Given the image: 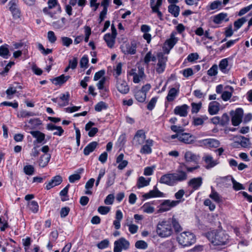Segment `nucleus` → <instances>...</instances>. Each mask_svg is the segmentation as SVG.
<instances>
[{
    "label": "nucleus",
    "mask_w": 252,
    "mask_h": 252,
    "mask_svg": "<svg viewBox=\"0 0 252 252\" xmlns=\"http://www.w3.org/2000/svg\"><path fill=\"white\" fill-rule=\"evenodd\" d=\"M9 53V51L7 47H4V46H1L0 47V56H1L5 59H7Z\"/></svg>",
    "instance_id": "603ef678"
},
{
    "label": "nucleus",
    "mask_w": 252,
    "mask_h": 252,
    "mask_svg": "<svg viewBox=\"0 0 252 252\" xmlns=\"http://www.w3.org/2000/svg\"><path fill=\"white\" fill-rule=\"evenodd\" d=\"M109 242L107 239H105L101 241L100 243H98L97 247L99 249H104L108 247Z\"/></svg>",
    "instance_id": "774afa93"
},
{
    "label": "nucleus",
    "mask_w": 252,
    "mask_h": 252,
    "mask_svg": "<svg viewBox=\"0 0 252 252\" xmlns=\"http://www.w3.org/2000/svg\"><path fill=\"white\" fill-rule=\"evenodd\" d=\"M185 191L183 189H181L179 190L175 194V197L177 199L176 201H179V203L183 202L184 200V199H182L184 195L185 194Z\"/></svg>",
    "instance_id": "864d4df0"
},
{
    "label": "nucleus",
    "mask_w": 252,
    "mask_h": 252,
    "mask_svg": "<svg viewBox=\"0 0 252 252\" xmlns=\"http://www.w3.org/2000/svg\"><path fill=\"white\" fill-rule=\"evenodd\" d=\"M179 91L175 88L170 89L166 96V99L169 102L173 101L178 94Z\"/></svg>",
    "instance_id": "72a5a7b5"
},
{
    "label": "nucleus",
    "mask_w": 252,
    "mask_h": 252,
    "mask_svg": "<svg viewBox=\"0 0 252 252\" xmlns=\"http://www.w3.org/2000/svg\"><path fill=\"white\" fill-rule=\"evenodd\" d=\"M223 7L222 3L220 0H215L206 6L208 11L220 9Z\"/></svg>",
    "instance_id": "cd10ccee"
},
{
    "label": "nucleus",
    "mask_w": 252,
    "mask_h": 252,
    "mask_svg": "<svg viewBox=\"0 0 252 252\" xmlns=\"http://www.w3.org/2000/svg\"><path fill=\"white\" fill-rule=\"evenodd\" d=\"M47 4L48 6L50 9H52L53 8L57 7L58 12L60 13L61 12L62 9L60 4L58 1V0H48Z\"/></svg>",
    "instance_id": "ea45409f"
},
{
    "label": "nucleus",
    "mask_w": 252,
    "mask_h": 252,
    "mask_svg": "<svg viewBox=\"0 0 252 252\" xmlns=\"http://www.w3.org/2000/svg\"><path fill=\"white\" fill-rule=\"evenodd\" d=\"M179 204V201L164 200L159 205L158 212L163 213L169 211L171 208L177 206Z\"/></svg>",
    "instance_id": "6e6552de"
},
{
    "label": "nucleus",
    "mask_w": 252,
    "mask_h": 252,
    "mask_svg": "<svg viewBox=\"0 0 252 252\" xmlns=\"http://www.w3.org/2000/svg\"><path fill=\"white\" fill-rule=\"evenodd\" d=\"M69 78V76H64L63 74L52 79V82L56 85H62L65 83Z\"/></svg>",
    "instance_id": "473e14b6"
},
{
    "label": "nucleus",
    "mask_w": 252,
    "mask_h": 252,
    "mask_svg": "<svg viewBox=\"0 0 252 252\" xmlns=\"http://www.w3.org/2000/svg\"><path fill=\"white\" fill-rule=\"evenodd\" d=\"M189 106L186 104H184L182 106H176L174 112L176 115H179L181 117H186L188 115V109Z\"/></svg>",
    "instance_id": "aec40b11"
},
{
    "label": "nucleus",
    "mask_w": 252,
    "mask_h": 252,
    "mask_svg": "<svg viewBox=\"0 0 252 252\" xmlns=\"http://www.w3.org/2000/svg\"><path fill=\"white\" fill-rule=\"evenodd\" d=\"M9 10L11 12L13 16L15 18L19 17L20 11L17 8V2L15 0H11L8 3Z\"/></svg>",
    "instance_id": "5701e85b"
},
{
    "label": "nucleus",
    "mask_w": 252,
    "mask_h": 252,
    "mask_svg": "<svg viewBox=\"0 0 252 252\" xmlns=\"http://www.w3.org/2000/svg\"><path fill=\"white\" fill-rule=\"evenodd\" d=\"M116 87L117 90L122 94H127L129 91V87L126 82L120 78L116 77Z\"/></svg>",
    "instance_id": "1a4fd4ad"
},
{
    "label": "nucleus",
    "mask_w": 252,
    "mask_h": 252,
    "mask_svg": "<svg viewBox=\"0 0 252 252\" xmlns=\"http://www.w3.org/2000/svg\"><path fill=\"white\" fill-rule=\"evenodd\" d=\"M202 159L206 164L205 168L207 169L212 168L218 164L217 161L214 160L212 156L209 154L205 155L203 157Z\"/></svg>",
    "instance_id": "ddd939ff"
},
{
    "label": "nucleus",
    "mask_w": 252,
    "mask_h": 252,
    "mask_svg": "<svg viewBox=\"0 0 252 252\" xmlns=\"http://www.w3.org/2000/svg\"><path fill=\"white\" fill-rule=\"evenodd\" d=\"M158 98L156 97H153L148 103L147 108L149 110H152L155 106L157 102Z\"/></svg>",
    "instance_id": "e2e57ef3"
},
{
    "label": "nucleus",
    "mask_w": 252,
    "mask_h": 252,
    "mask_svg": "<svg viewBox=\"0 0 252 252\" xmlns=\"http://www.w3.org/2000/svg\"><path fill=\"white\" fill-rule=\"evenodd\" d=\"M177 41V38L175 37L174 33H172L170 35V38L167 39L164 44V51L167 54H168L169 53L170 50L174 47V46L176 44Z\"/></svg>",
    "instance_id": "f8f14e48"
},
{
    "label": "nucleus",
    "mask_w": 252,
    "mask_h": 252,
    "mask_svg": "<svg viewBox=\"0 0 252 252\" xmlns=\"http://www.w3.org/2000/svg\"><path fill=\"white\" fill-rule=\"evenodd\" d=\"M218 65L214 64L207 71V74L210 76H216L218 73Z\"/></svg>",
    "instance_id": "5fc2aeb1"
},
{
    "label": "nucleus",
    "mask_w": 252,
    "mask_h": 252,
    "mask_svg": "<svg viewBox=\"0 0 252 252\" xmlns=\"http://www.w3.org/2000/svg\"><path fill=\"white\" fill-rule=\"evenodd\" d=\"M200 143L211 148L218 147L220 144L219 141L211 138L203 139Z\"/></svg>",
    "instance_id": "393cba45"
},
{
    "label": "nucleus",
    "mask_w": 252,
    "mask_h": 252,
    "mask_svg": "<svg viewBox=\"0 0 252 252\" xmlns=\"http://www.w3.org/2000/svg\"><path fill=\"white\" fill-rule=\"evenodd\" d=\"M62 182L63 178L61 176H55L46 184L45 188L47 190H49L51 188L60 185Z\"/></svg>",
    "instance_id": "a211bd4d"
},
{
    "label": "nucleus",
    "mask_w": 252,
    "mask_h": 252,
    "mask_svg": "<svg viewBox=\"0 0 252 252\" xmlns=\"http://www.w3.org/2000/svg\"><path fill=\"white\" fill-rule=\"evenodd\" d=\"M150 179L146 180L144 177H140L137 181V186L138 188H143L149 185Z\"/></svg>",
    "instance_id": "58836bf2"
},
{
    "label": "nucleus",
    "mask_w": 252,
    "mask_h": 252,
    "mask_svg": "<svg viewBox=\"0 0 252 252\" xmlns=\"http://www.w3.org/2000/svg\"><path fill=\"white\" fill-rule=\"evenodd\" d=\"M95 124L91 121L89 122L85 126V129L86 131H89L88 135L89 137H92L94 136L98 132V129L96 127H92Z\"/></svg>",
    "instance_id": "4be33fe9"
},
{
    "label": "nucleus",
    "mask_w": 252,
    "mask_h": 252,
    "mask_svg": "<svg viewBox=\"0 0 252 252\" xmlns=\"http://www.w3.org/2000/svg\"><path fill=\"white\" fill-rule=\"evenodd\" d=\"M208 119L206 116H203L201 117H197L193 119V124L194 126H199L203 124L204 122Z\"/></svg>",
    "instance_id": "49530a36"
},
{
    "label": "nucleus",
    "mask_w": 252,
    "mask_h": 252,
    "mask_svg": "<svg viewBox=\"0 0 252 252\" xmlns=\"http://www.w3.org/2000/svg\"><path fill=\"white\" fill-rule=\"evenodd\" d=\"M230 115L232 116V124L234 126H237L239 125L242 121L243 110L241 108H238L234 111H231Z\"/></svg>",
    "instance_id": "423d86ee"
},
{
    "label": "nucleus",
    "mask_w": 252,
    "mask_h": 252,
    "mask_svg": "<svg viewBox=\"0 0 252 252\" xmlns=\"http://www.w3.org/2000/svg\"><path fill=\"white\" fill-rule=\"evenodd\" d=\"M114 252H122V250H126L129 247V242L125 238L122 237L114 243Z\"/></svg>",
    "instance_id": "39448f33"
},
{
    "label": "nucleus",
    "mask_w": 252,
    "mask_h": 252,
    "mask_svg": "<svg viewBox=\"0 0 252 252\" xmlns=\"http://www.w3.org/2000/svg\"><path fill=\"white\" fill-rule=\"evenodd\" d=\"M156 0H150V7L152 9V11H156L159 10V7L161 6L163 0H157L156 2L155 3Z\"/></svg>",
    "instance_id": "4c0bfd02"
},
{
    "label": "nucleus",
    "mask_w": 252,
    "mask_h": 252,
    "mask_svg": "<svg viewBox=\"0 0 252 252\" xmlns=\"http://www.w3.org/2000/svg\"><path fill=\"white\" fill-rule=\"evenodd\" d=\"M144 74V71L142 69L139 70L138 74H134L133 77V82L134 83H138L141 79L142 78L143 75Z\"/></svg>",
    "instance_id": "09e8293b"
},
{
    "label": "nucleus",
    "mask_w": 252,
    "mask_h": 252,
    "mask_svg": "<svg viewBox=\"0 0 252 252\" xmlns=\"http://www.w3.org/2000/svg\"><path fill=\"white\" fill-rule=\"evenodd\" d=\"M84 171L83 168L78 169L76 172L77 173L71 175L68 177V180L70 183H73L76 181H78L81 178L80 174H81Z\"/></svg>",
    "instance_id": "f704fd0d"
},
{
    "label": "nucleus",
    "mask_w": 252,
    "mask_h": 252,
    "mask_svg": "<svg viewBox=\"0 0 252 252\" xmlns=\"http://www.w3.org/2000/svg\"><path fill=\"white\" fill-rule=\"evenodd\" d=\"M110 210V207L101 206L98 208L97 211L101 215H106Z\"/></svg>",
    "instance_id": "680f3d73"
},
{
    "label": "nucleus",
    "mask_w": 252,
    "mask_h": 252,
    "mask_svg": "<svg viewBox=\"0 0 252 252\" xmlns=\"http://www.w3.org/2000/svg\"><path fill=\"white\" fill-rule=\"evenodd\" d=\"M175 185L179 182H183L188 178L187 173L183 170V168H180V165L177 170L176 172L172 173Z\"/></svg>",
    "instance_id": "9d476101"
},
{
    "label": "nucleus",
    "mask_w": 252,
    "mask_h": 252,
    "mask_svg": "<svg viewBox=\"0 0 252 252\" xmlns=\"http://www.w3.org/2000/svg\"><path fill=\"white\" fill-rule=\"evenodd\" d=\"M157 57L158 63L157 64L156 70L157 73L161 74L163 73L165 69L168 58L165 56L164 54L162 52L158 53L157 55Z\"/></svg>",
    "instance_id": "20e7f679"
},
{
    "label": "nucleus",
    "mask_w": 252,
    "mask_h": 252,
    "mask_svg": "<svg viewBox=\"0 0 252 252\" xmlns=\"http://www.w3.org/2000/svg\"><path fill=\"white\" fill-rule=\"evenodd\" d=\"M38 49L41 51V53L47 55L52 52V50L50 49H45L41 43H38Z\"/></svg>",
    "instance_id": "338daca9"
},
{
    "label": "nucleus",
    "mask_w": 252,
    "mask_h": 252,
    "mask_svg": "<svg viewBox=\"0 0 252 252\" xmlns=\"http://www.w3.org/2000/svg\"><path fill=\"white\" fill-rule=\"evenodd\" d=\"M134 95L135 99L139 102H144L146 98V94L140 90L135 91Z\"/></svg>",
    "instance_id": "e433bc0d"
},
{
    "label": "nucleus",
    "mask_w": 252,
    "mask_h": 252,
    "mask_svg": "<svg viewBox=\"0 0 252 252\" xmlns=\"http://www.w3.org/2000/svg\"><path fill=\"white\" fill-rule=\"evenodd\" d=\"M227 16V14L224 13H220L216 15L213 17V22L217 24L221 23L225 18Z\"/></svg>",
    "instance_id": "79ce46f5"
},
{
    "label": "nucleus",
    "mask_w": 252,
    "mask_h": 252,
    "mask_svg": "<svg viewBox=\"0 0 252 252\" xmlns=\"http://www.w3.org/2000/svg\"><path fill=\"white\" fill-rule=\"evenodd\" d=\"M146 139V135L143 130H138L134 137L135 145L139 146L144 143Z\"/></svg>",
    "instance_id": "4468645a"
},
{
    "label": "nucleus",
    "mask_w": 252,
    "mask_h": 252,
    "mask_svg": "<svg viewBox=\"0 0 252 252\" xmlns=\"http://www.w3.org/2000/svg\"><path fill=\"white\" fill-rule=\"evenodd\" d=\"M28 208L29 209L34 213H36L38 211V205L36 201H29L28 203Z\"/></svg>",
    "instance_id": "37998d69"
},
{
    "label": "nucleus",
    "mask_w": 252,
    "mask_h": 252,
    "mask_svg": "<svg viewBox=\"0 0 252 252\" xmlns=\"http://www.w3.org/2000/svg\"><path fill=\"white\" fill-rule=\"evenodd\" d=\"M142 210L147 214H152L155 211V208L150 203H145L141 207Z\"/></svg>",
    "instance_id": "c03bdc74"
},
{
    "label": "nucleus",
    "mask_w": 252,
    "mask_h": 252,
    "mask_svg": "<svg viewBox=\"0 0 252 252\" xmlns=\"http://www.w3.org/2000/svg\"><path fill=\"white\" fill-rule=\"evenodd\" d=\"M156 231L158 235L161 238L170 236L173 232L170 219L159 221L157 224Z\"/></svg>",
    "instance_id": "f03ea898"
},
{
    "label": "nucleus",
    "mask_w": 252,
    "mask_h": 252,
    "mask_svg": "<svg viewBox=\"0 0 252 252\" xmlns=\"http://www.w3.org/2000/svg\"><path fill=\"white\" fill-rule=\"evenodd\" d=\"M248 19L246 17L240 18L234 22V26L236 30L240 28L247 21Z\"/></svg>",
    "instance_id": "a18cd8bd"
},
{
    "label": "nucleus",
    "mask_w": 252,
    "mask_h": 252,
    "mask_svg": "<svg viewBox=\"0 0 252 252\" xmlns=\"http://www.w3.org/2000/svg\"><path fill=\"white\" fill-rule=\"evenodd\" d=\"M220 70L223 73H227L229 70L228 68V59H222L219 64Z\"/></svg>",
    "instance_id": "a878e982"
},
{
    "label": "nucleus",
    "mask_w": 252,
    "mask_h": 252,
    "mask_svg": "<svg viewBox=\"0 0 252 252\" xmlns=\"http://www.w3.org/2000/svg\"><path fill=\"white\" fill-rule=\"evenodd\" d=\"M70 95L68 92H66L65 94H62L60 96V99L64 101V103L63 104V106H65L68 104L69 102V98Z\"/></svg>",
    "instance_id": "052dcab7"
},
{
    "label": "nucleus",
    "mask_w": 252,
    "mask_h": 252,
    "mask_svg": "<svg viewBox=\"0 0 252 252\" xmlns=\"http://www.w3.org/2000/svg\"><path fill=\"white\" fill-rule=\"evenodd\" d=\"M179 141L187 144H190L194 142V136L189 133H180Z\"/></svg>",
    "instance_id": "6ab92c4d"
},
{
    "label": "nucleus",
    "mask_w": 252,
    "mask_h": 252,
    "mask_svg": "<svg viewBox=\"0 0 252 252\" xmlns=\"http://www.w3.org/2000/svg\"><path fill=\"white\" fill-rule=\"evenodd\" d=\"M121 49L125 54L133 55L136 53V45L134 42L124 43L121 46Z\"/></svg>",
    "instance_id": "9b49d317"
},
{
    "label": "nucleus",
    "mask_w": 252,
    "mask_h": 252,
    "mask_svg": "<svg viewBox=\"0 0 252 252\" xmlns=\"http://www.w3.org/2000/svg\"><path fill=\"white\" fill-rule=\"evenodd\" d=\"M16 89L17 88H14L13 87H10L8 88V89L6 91L7 98H12V95L17 92Z\"/></svg>",
    "instance_id": "bf43d9fd"
},
{
    "label": "nucleus",
    "mask_w": 252,
    "mask_h": 252,
    "mask_svg": "<svg viewBox=\"0 0 252 252\" xmlns=\"http://www.w3.org/2000/svg\"><path fill=\"white\" fill-rule=\"evenodd\" d=\"M47 38L49 41L51 43H55L57 40V37L53 31H49L48 32Z\"/></svg>",
    "instance_id": "69168bd1"
},
{
    "label": "nucleus",
    "mask_w": 252,
    "mask_h": 252,
    "mask_svg": "<svg viewBox=\"0 0 252 252\" xmlns=\"http://www.w3.org/2000/svg\"><path fill=\"white\" fill-rule=\"evenodd\" d=\"M153 145V140L148 139L146 141V144L143 145L140 150V153L143 154H149L152 153L151 147Z\"/></svg>",
    "instance_id": "b1692460"
},
{
    "label": "nucleus",
    "mask_w": 252,
    "mask_h": 252,
    "mask_svg": "<svg viewBox=\"0 0 252 252\" xmlns=\"http://www.w3.org/2000/svg\"><path fill=\"white\" fill-rule=\"evenodd\" d=\"M159 183L169 186L175 185L172 173H168L162 175L160 178Z\"/></svg>",
    "instance_id": "dca6fc26"
},
{
    "label": "nucleus",
    "mask_w": 252,
    "mask_h": 252,
    "mask_svg": "<svg viewBox=\"0 0 252 252\" xmlns=\"http://www.w3.org/2000/svg\"><path fill=\"white\" fill-rule=\"evenodd\" d=\"M112 33H106L104 36V40L106 42L107 46L112 48L115 43V39L117 36V30L113 25L111 26Z\"/></svg>",
    "instance_id": "0eeeda50"
},
{
    "label": "nucleus",
    "mask_w": 252,
    "mask_h": 252,
    "mask_svg": "<svg viewBox=\"0 0 252 252\" xmlns=\"http://www.w3.org/2000/svg\"><path fill=\"white\" fill-rule=\"evenodd\" d=\"M135 246L137 249L144 250L148 247V245L144 241L139 240L135 243Z\"/></svg>",
    "instance_id": "4d7b16f0"
},
{
    "label": "nucleus",
    "mask_w": 252,
    "mask_h": 252,
    "mask_svg": "<svg viewBox=\"0 0 252 252\" xmlns=\"http://www.w3.org/2000/svg\"><path fill=\"white\" fill-rule=\"evenodd\" d=\"M62 45L67 47H69L72 44V40L68 37L63 36L61 37Z\"/></svg>",
    "instance_id": "6e6d98bb"
},
{
    "label": "nucleus",
    "mask_w": 252,
    "mask_h": 252,
    "mask_svg": "<svg viewBox=\"0 0 252 252\" xmlns=\"http://www.w3.org/2000/svg\"><path fill=\"white\" fill-rule=\"evenodd\" d=\"M107 108V105L104 102L100 101L97 103L94 107V109L97 112H100L102 109Z\"/></svg>",
    "instance_id": "13d9d810"
},
{
    "label": "nucleus",
    "mask_w": 252,
    "mask_h": 252,
    "mask_svg": "<svg viewBox=\"0 0 252 252\" xmlns=\"http://www.w3.org/2000/svg\"><path fill=\"white\" fill-rule=\"evenodd\" d=\"M168 11L175 17H177L179 15L180 7L175 4H170L168 7Z\"/></svg>",
    "instance_id": "c9c22d12"
},
{
    "label": "nucleus",
    "mask_w": 252,
    "mask_h": 252,
    "mask_svg": "<svg viewBox=\"0 0 252 252\" xmlns=\"http://www.w3.org/2000/svg\"><path fill=\"white\" fill-rule=\"evenodd\" d=\"M97 145L98 143L96 141L91 142L85 147L83 151L84 154L86 156H88L95 150Z\"/></svg>",
    "instance_id": "bb28decb"
},
{
    "label": "nucleus",
    "mask_w": 252,
    "mask_h": 252,
    "mask_svg": "<svg viewBox=\"0 0 252 252\" xmlns=\"http://www.w3.org/2000/svg\"><path fill=\"white\" fill-rule=\"evenodd\" d=\"M164 193L160 191L157 188V186H155L154 189L150 190L149 192L144 194L143 197L146 199L152 197H163Z\"/></svg>",
    "instance_id": "f3484780"
},
{
    "label": "nucleus",
    "mask_w": 252,
    "mask_h": 252,
    "mask_svg": "<svg viewBox=\"0 0 252 252\" xmlns=\"http://www.w3.org/2000/svg\"><path fill=\"white\" fill-rule=\"evenodd\" d=\"M220 104L216 101L210 102L208 106L209 113L211 115L217 114L220 110Z\"/></svg>",
    "instance_id": "412c9836"
},
{
    "label": "nucleus",
    "mask_w": 252,
    "mask_h": 252,
    "mask_svg": "<svg viewBox=\"0 0 252 252\" xmlns=\"http://www.w3.org/2000/svg\"><path fill=\"white\" fill-rule=\"evenodd\" d=\"M35 115V114L33 112L22 110L17 114V117L18 118H26L30 116H34Z\"/></svg>",
    "instance_id": "de8ad7c7"
},
{
    "label": "nucleus",
    "mask_w": 252,
    "mask_h": 252,
    "mask_svg": "<svg viewBox=\"0 0 252 252\" xmlns=\"http://www.w3.org/2000/svg\"><path fill=\"white\" fill-rule=\"evenodd\" d=\"M206 236L215 246L225 245L229 241V236L223 231L213 230L207 232Z\"/></svg>",
    "instance_id": "f257e3e1"
},
{
    "label": "nucleus",
    "mask_w": 252,
    "mask_h": 252,
    "mask_svg": "<svg viewBox=\"0 0 252 252\" xmlns=\"http://www.w3.org/2000/svg\"><path fill=\"white\" fill-rule=\"evenodd\" d=\"M24 171L26 175H32L34 172V168L32 165H26L24 167Z\"/></svg>",
    "instance_id": "3c124183"
},
{
    "label": "nucleus",
    "mask_w": 252,
    "mask_h": 252,
    "mask_svg": "<svg viewBox=\"0 0 252 252\" xmlns=\"http://www.w3.org/2000/svg\"><path fill=\"white\" fill-rule=\"evenodd\" d=\"M201 177L193 178L190 179L188 183L189 187H190L193 190H197L201 186L203 182Z\"/></svg>",
    "instance_id": "2eb2a0df"
},
{
    "label": "nucleus",
    "mask_w": 252,
    "mask_h": 252,
    "mask_svg": "<svg viewBox=\"0 0 252 252\" xmlns=\"http://www.w3.org/2000/svg\"><path fill=\"white\" fill-rule=\"evenodd\" d=\"M187 162H195L198 160L199 157L191 151H187L184 156Z\"/></svg>",
    "instance_id": "c85d7f7f"
},
{
    "label": "nucleus",
    "mask_w": 252,
    "mask_h": 252,
    "mask_svg": "<svg viewBox=\"0 0 252 252\" xmlns=\"http://www.w3.org/2000/svg\"><path fill=\"white\" fill-rule=\"evenodd\" d=\"M229 121V117L226 113H224L220 118V125L224 126L226 125Z\"/></svg>",
    "instance_id": "0e129e2a"
},
{
    "label": "nucleus",
    "mask_w": 252,
    "mask_h": 252,
    "mask_svg": "<svg viewBox=\"0 0 252 252\" xmlns=\"http://www.w3.org/2000/svg\"><path fill=\"white\" fill-rule=\"evenodd\" d=\"M30 133L33 137L36 138L38 143H42L45 139V134L39 131H31Z\"/></svg>",
    "instance_id": "2f4dec72"
},
{
    "label": "nucleus",
    "mask_w": 252,
    "mask_h": 252,
    "mask_svg": "<svg viewBox=\"0 0 252 252\" xmlns=\"http://www.w3.org/2000/svg\"><path fill=\"white\" fill-rule=\"evenodd\" d=\"M209 197L216 202L220 203L221 201L220 196L212 187L211 193L209 195Z\"/></svg>",
    "instance_id": "a19ab883"
},
{
    "label": "nucleus",
    "mask_w": 252,
    "mask_h": 252,
    "mask_svg": "<svg viewBox=\"0 0 252 252\" xmlns=\"http://www.w3.org/2000/svg\"><path fill=\"white\" fill-rule=\"evenodd\" d=\"M51 158L50 154L43 155L40 156L38 160V165L41 167H45L48 163Z\"/></svg>",
    "instance_id": "c756f323"
},
{
    "label": "nucleus",
    "mask_w": 252,
    "mask_h": 252,
    "mask_svg": "<svg viewBox=\"0 0 252 252\" xmlns=\"http://www.w3.org/2000/svg\"><path fill=\"white\" fill-rule=\"evenodd\" d=\"M170 219L171 225H172L175 232L178 233L182 231L183 228L181 226L178 220L174 216Z\"/></svg>",
    "instance_id": "7c9ffc66"
},
{
    "label": "nucleus",
    "mask_w": 252,
    "mask_h": 252,
    "mask_svg": "<svg viewBox=\"0 0 252 252\" xmlns=\"http://www.w3.org/2000/svg\"><path fill=\"white\" fill-rule=\"evenodd\" d=\"M179 243L183 247H188L196 241L195 235L189 231H184L181 233L177 237Z\"/></svg>",
    "instance_id": "7ed1b4c3"
},
{
    "label": "nucleus",
    "mask_w": 252,
    "mask_h": 252,
    "mask_svg": "<svg viewBox=\"0 0 252 252\" xmlns=\"http://www.w3.org/2000/svg\"><path fill=\"white\" fill-rule=\"evenodd\" d=\"M231 181L233 184V188L235 190L237 191L245 189L243 185L237 182L233 178L231 179Z\"/></svg>",
    "instance_id": "8fccbe9b"
}]
</instances>
